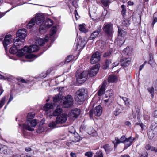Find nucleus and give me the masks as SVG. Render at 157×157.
Segmentation results:
<instances>
[{
	"label": "nucleus",
	"instance_id": "obj_61",
	"mask_svg": "<svg viewBox=\"0 0 157 157\" xmlns=\"http://www.w3.org/2000/svg\"><path fill=\"white\" fill-rule=\"evenodd\" d=\"M32 150L31 148L29 147H27L25 148V151L26 152H29Z\"/></svg>",
	"mask_w": 157,
	"mask_h": 157
},
{
	"label": "nucleus",
	"instance_id": "obj_45",
	"mask_svg": "<svg viewBox=\"0 0 157 157\" xmlns=\"http://www.w3.org/2000/svg\"><path fill=\"white\" fill-rule=\"evenodd\" d=\"M111 63V62L110 60H107L105 64L104 65L103 68L105 69H106L109 67V64Z\"/></svg>",
	"mask_w": 157,
	"mask_h": 157
},
{
	"label": "nucleus",
	"instance_id": "obj_57",
	"mask_svg": "<svg viewBox=\"0 0 157 157\" xmlns=\"http://www.w3.org/2000/svg\"><path fill=\"white\" fill-rule=\"evenodd\" d=\"M119 61H117L113 63L112 64V68H113L114 67L118 65L119 64Z\"/></svg>",
	"mask_w": 157,
	"mask_h": 157
},
{
	"label": "nucleus",
	"instance_id": "obj_24",
	"mask_svg": "<svg viewBox=\"0 0 157 157\" xmlns=\"http://www.w3.org/2000/svg\"><path fill=\"white\" fill-rule=\"evenodd\" d=\"M53 107V105L52 103H47L44 106V109L47 112V114H48V113H49L50 111V110Z\"/></svg>",
	"mask_w": 157,
	"mask_h": 157
},
{
	"label": "nucleus",
	"instance_id": "obj_34",
	"mask_svg": "<svg viewBox=\"0 0 157 157\" xmlns=\"http://www.w3.org/2000/svg\"><path fill=\"white\" fill-rule=\"evenodd\" d=\"M103 147L107 154L109 153L110 151H112L113 149L112 147L108 144L104 145L103 146Z\"/></svg>",
	"mask_w": 157,
	"mask_h": 157
},
{
	"label": "nucleus",
	"instance_id": "obj_9",
	"mask_svg": "<svg viewBox=\"0 0 157 157\" xmlns=\"http://www.w3.org/2000/svg\"><path fill=\"white\" fill-rule=\"evenodd\" d=\"M73 97L68 95L64 97L62 106L65 108H69L73 105Z\"/></svg>",
	"mask_w": 157,
	"mask_h": 157
},
{
	"label": "nucleus",
	"instance_id": "obj_6",
	"mask_svg": "<svg viewBox=\"0 0 157 157\" xmlns=\"http://www.w3.org/2000/svg\"><path fill=\"white\" fill-rule=\"evenodd\" d=\"M88 75V73L87 71H84L80 73H78L77 71L76 74L77 82L79 84L84 83L87 79Z\"/></svg>",
	"mask_w": 157,
	"mask_h": 157
},
{
	"label": "nucleus",
	"instance_id": "obj_25",
	"mask_svg": "<svg viewBox=\"0 0 157 157\" xmlns=\"http://www.w3.org/2000/svg\"><path fill=\"white\" fill-rule=\"evenodd\" d=\"M100 30L101 27H100L97 30H95L91 34L89 38L90 39V40H93L98 36L100 32Z\"/></svg>",
	"mask_w": 157,
	"mask_h": 157
},
{
	"label": "nucleus",
	"instance_id": "obj_37",
	"mask_svg": "<svg viewBox=\"0 0 157 157\" xmlns=\"http://www.w3.org/2000/svg\"><path fill=\"white\" fill-rule=\"evenodd\" d=\"M58 124L56 122V121H53L50 122L48 126L50 128L52 129H54L57 127L56 125Z\"/></svg>",
	"mask_w": 157,
	"mask_h": 157
},
{
	"label": "nucleus",
	"instance_id": "obj_31",
	"mask_svg": "<svg viewBox=\"0 0 157 157\" xmlns=\"http://www.w3.org/2000/svg\"><path fill=\"white\" fill-rule=\"evenodd\" d=\"M121 113L120 106L119 105L116 106L113 111V113L115 116L118 115Z\"/></svg>",
	"mask_w": 157,
	"mask_h": 157
},
{
	"label": "nucleus",
	"instance_id": "obj_23",
	"mask_svg": "<svg viewBox=\"0 0 157 157\" xmlns=\"http://www.w3.org/2000/svg\"><path fill=\"white\" fill-rule=\"evenodd\" d=\"M118 80L117 77L113 75H110L108 78V81L109 83L116 82Z\"/></svg>",
	"mask_w": 157,
	"mask_h": 157
},
{
	"label": "nucleus",
	"instance_id": "obj_44",
	"mask_svg": "<svg viewBox=\"0 0 157 157\" xmlns=\"http://www.w3.org/2000/svg\"><path fill=\"white\" fill-rule=\"evenodd\" d=\"M148 91L151 94V96L153 97L154 96V89L153 87H151L147 89Z\"/></svg>",
	"mask_w": 157,
	"mask_h": 157
},
{
	"label": "nucleus",
	"instance_id": "obj_56",
	"mask_svg": "<svg viewBox=\"0 0 157 157\" xmlns=\"http://www.w3.org/2000/svg\"><path fill=\"white\" fill-rule=\"evenodd\" d=\"M69 132L71 133H72L74 132L75 131V129L72 127H71L69 128Z\"/></svg>",
	"mask_w": 157,
	"mask_h": 157
},
{
	"label": "nucleus",
	"instance_id": "obj_30",
	"mask_svg": "<svg viewBox=\"0 0 157 157\" xmlns=\"http://www.w3.org/2000/svg\"><path fill=\"white\" fill-rule=\"evenodd\" d=\"M145 148L147 150H150L151 151H154L156 153L157 152V148L153 146H151L149 144H147L146 145Z\"/></svg>",
	"mask_w": 157,
	"mask_h": 157
},
{
	"label": "nucleus",
	"instance_id": "obj_20",
	"mask_svg": "<svg viewBox=\"0 0 157 157\" xmlns=\"http://www.w3.org/2000/svg\"><path fill=\"white\" fill-rule=\"evenodd\" d=\"M53 21L50 19L48 18L46 19L44 23H43L42 27H44V29H42V30L44 29L45 28H50L53 24Z\"/></svg>",
	"mask_w": 157,
	"mask_h": 157
},
{
	"label": "nucleus",
	"instance_id": "obj_26",
	"mask_svg": "<svg viewBox=\"0 0 157 157\" xmlns=\"http://www.w3.org/2000/svg\"><path fill=\"white\" fill-rule=\"evenodd\" d=\"M106 85V83L105 82H103L102 85L98 91V96H101L104 94Z\"/></svg>",
	"mask_w": 157,
	"mask_h": 157
},
{
	"label": "nucleus",
	"instance_id": "obj_27",
	"mask_svg": "<svg viewBox=\"0 0 157 157\" xmlns=\"http://www.w3.org/2000/svg\"><path fill=\"white\" fill-rule=\"evenodd\" d=\"M125 41V40L124 38V37H118V38L116 40L115 43H117V44L119 46L121 47V45Z\"/></svg>",
	"mask_w": 157,
	"mask_h": 157
},
{
	"label": "nucleus",
	"instance_id": "obj_42",
	"mask_svg": "<svg viewBox=\"0 0 157 157\" xmlns=\"http://www.w3.org/2000/svg\"><path fill=\"white\" fill-rule=\"evenodd\" d=\"M137 119L139 122L137 123H136V124L140 125L142 129H144V128H145L146 126L142 123H140V118L139 117H138Z\"/></svg>",
	"mask_w": 157,
	"mask_h": 157
},
{
	"label": "nucleus",
	"instance_id": "obj_63",
	"mask_svg": "<svg viewBox=\"0 0 157 157\" xmlns=\"http://www.w3.org/2000/svg\"><path fill=\"white\" fill-rule=\"evenodd\" d=\"M150 133H151L150 132H148V137L150 139H151L153 137H154V134H152V135L151 136H150Z\"/></svg>",
	"mask_w": 157,
	"mask_h": 157
},
{
	"label": "nucleus",
	"instance_id": "obj_58",
	"mask_svg": "<svg viewBox=\"0 0 157 157\" xmlns=\"http://www.w3.org/2000/svg\"><path fill=\"white\" fill-rule=\"evenodd\" d=\"M146 63H147V61H146L144 62V63L140 66L139 69L140 71L142 70V69H143V67H144Z\"/></svg>",
	"mask_w": 157,
	"mask_h": 157
},
{
	"label": "nucleus",
	"instance_id": "obj_32",
	"mask_svg": "<svg viewBox=\"0 0 157 157\" xmlns=\"http://www.w3.org/2000/svg\"><path fill=\"white\" fill-rule=\"evenodd\" d=\"M118 37L123 38L126 35V33L125 31L120 29L118 28Z\"/></svg>",
	"mask_w": 157,
	"mask_h": 157
},
{
	"label": "nucleus",
	"instance_id": "obj_18",
	"mask_svg": "<svg viewBox=\"0 0 157 157\" xmlns=\"http://www.w3.org/2000/svg\"><path fill=\"white\" fill-rule=\"evenodd\" d=\"M67 119V115L63 114L60 116L58 117L56 119V122L57 123H65Z\"/></svg>",
	"mask_w": 157,
	"mask_h": 157
},
{
	"label": "nucleus",
	"instance_id": "obj_59",
	"mask_svg": "<svg viewBox=\"0 0 157 157\" xmlns=\"http://www.w3.org/2000/svg\"><path fill=\"white\" fill-rule=\"evenodd\" d=\"M18 81H19V82H22V83L26 82V81L23 78H18Z\"/></svg>",
	"mask_w": 157,
	"mask_h": 157
},
{
	"label": "nucleus",
	"instance_id": "obj_41",
	"mask_svg": "<svg viewBox=\"0 0 157 157\" xmlns=\"http://www.w3.org/2000/svg\"><path fill=\"white\" fill-rule=\"evenodd\" d=\"M74 58V56H73L71 55H69L67 57L65 63H67L70 62Z\"/></svg>",
	"mask_w": 157,
	"mask_h": 157
},
{
	"label": "nucleus",
	"instance_id": "obj_10",
	"mask_svg": "<svg viewBox=\"0 0 157 157\" xmlns=\"http://www.w3.org/2000/svg\"><path fill=\"white\" fill-rule=\"evenodd\" d=\"M45 17L43 14L42 13H39L37 14L35 17V21L36 24L40 26V30H41L44 29L42 25L44 22Z\"/></svg>",
	"mask_w": 157,
	"mask_h": 157
},
{
	"label": "nucleus",
	"instance_id": "obj_7",
	"mask_svg": "<svg viewBox=\"0 0 157 157\" xmlns=\"http://www.w3.org/2000/svg\"><path fill=\"white\" fill-rule=\"evenodd\" d=\"M103 111L102 107L100 105L96 106L94 110H91L89 111V116L92 118L94 116H100Z\"/></svg>",
	"mask_w": 157,
	"mask_h": 157
},
{
	"label": "nucleus",
	"instance_id": "obj_11",
	"mask_svg": "<svg viewBox=\"0 0 157 157\" xmlns=\"http://www.w3.org/2000/svg\"><path fill=\"white\" fill-rule=\"evenodd\" d=\"M14 46H12L10 49L9 50L10 52L12 54H16L17 55L21 57L20 56H19L18 55V52L19 51L21 50L22 52H23V50L22 49H21L18 50V48L17 47V46H19V44H20V43H18L19 42L18 39H14Z\"/></svg>",
	"mask_w": 157,
	"mask_h": 157
},
{
	"label": "nucleus",
	"instance_id": "obj_12",
	"mask_svg": "<svg viewBox=\"0 0 157 157\" xmlns=\"http://www.w3.org/2000/svg\"><path fill=\"white\" fill-rule=\"evenodd\" d=\"M105 98L108 99L104 100L105 103L109 102L110 103L114 100L113 93V90H110L106 91L105 94Z\"/></svg>",
	"mask_w": 157,
	"mask_h": 157
},
{
	"label": "nucleus",
	"instance_id": "obj_17",
	"mask_svg": "<svg viewBox=\"0 0 157 157\" xmlns=\"http://www.w3.org/2000/svg\"><path fill=\"white\" fill-rule=\"evenodd\" d=\"M103 30L108 35H111L113 33V25L109 23L105 25Z\"/></svg>",
	"mask_w": 157,
	"mask_h": 157
},
{
	"label": "nucleus",
	"instance_id": "obj_5",
	"mask_svg": "<svg viewBox=\"0 0 157 157\" xmlns=\"http://www.w3.org/2000/svg\"><path fill=\"white\" fill-rule=\"evenodd\" d=\"M29 124L27 123L26 124H19V125L22 127L23 129H26L29 131H33L34 129L31 128V127H34L37 124V121L36 120L33 119L31 121L30 120L29 121Z\"/></svg>",
	"mask_w": 157,
	"mask_h": 157
},
{
	"label": "nucleus",
	"instance_id": "obj_1",
	"mask_svg": "<svg viewBox=\"0 0 157 157\" xmlns=\"http://www.w3.org/2000/svg\"><path fill=\"white\" fill-rule=\"evenodd\" d=\"M135 138L130 137L128 138H125V136H123L120 139L116 137L115 140L112 141V143L114 144V148H116L117 145L120 143H124L125 144V148H127L129 147L133 143Z\"/></svg>",
	"mask_w": 157,
	"mask_h": 157
},
{
	"label": "nucleus",
	"instance_id": "obj_15",
	"mask_svg": "<svg viewBox=\"0 0 157 157\" xmlns=\"http://www.w3.org/2000/svg\"><path fill=\"white\" fill-rule=\"evenodd\" d=\"M100 55L98 52H96L92 55L90 59V62L92 64L97 63L100 60Z\"/></svg>",
	"mask_w": 157,
	"mask_h": 157
},
{
	"label": "nucleus",
	"instance_id": "obj_36",
	"mask_svg": "<svg viewBox=\"0 0 157 157\" xmlns=\"http://www.w3.org/2000/svg\"><path fill=\"white\" fill-rule=\"evenodd\" d=\"M35 114L33 113H29L27 116V123L29 124V121L33 118Z\"/></svg>",
	"mask_w": 157,
	"mask_h": 157
},
{
	"label": "nucleus",
	"instance_id": "obj_22",
	"mask_svg": "<svg viewBox=\"0 0 157 157\" xmlns=\"http://www.w3.org/2000/svg\"><path fill=\"white\" fill-rule=\"evenodd\" d=\"M131 62V59L130 58H123L121 60V64L122 66L126 67L130 64Z\"/></svg>",
	"mask_w": 157,
	"mask_h": 157
},
{
	"label": "nucleus",
	"instance_id": "obj_50",
	"mask_svg": "<svg viewBox=\"0 0 157 157\" xmlns=\"http://www.w3.org/2000/svg\"><path fill=\"white\" fill-rule=\"evenodd\" d=\"M94 157H103L102 152L101 151L97 152L96 153Z\"/></svg>",
	"mask_w": 157,
	"mask_h": 157
},
{
	"label": "nucleus",
	"instance_id": "obj_4",
	"mask_svg": "<svg viewBox=\"0 0 157 157\" xmlns=\"http://www.w3.org/2000/svg\"><path fill=\"white\" fill-rule=\"evenodd\" d=\"M57 31V28L56 26H53L51 29L50 32V35H47L46 36L44 40L41 38H39L36 40V44L38 47L43 45L45 42H47L48 40L49 36V37L53 36L54 34L56 33Z\"/></svg>",
	"mask_w": 157,
	"mask_h": 157
},
{
	"label": "nucleus",
	"instance_id": "obj_49",
	"mask_svg": "<svg viewBox=\"0 0 157 157\" xmlns=\"http://www.w3.org/2000/svg\"><path fill=\"white\" fill-rule=\"evenodd\" d=\"M121 7L122 9L121 13L124 16L126 12V9L125 8V6L124 5H122L121 6Z\"/></svg>",
	"mask_w": 157,
	"mask_h": 157
},
{
	"label": "nucleus",
	"instance_id": "obj_19",
	"mask_svg": "<svg viewBox=\"0 0 157 157\" xmlns=\"http://www.w3.org/2000/svg\"><path fill=\"white\" fill-rule=\"evenodd\" d=\"M11 35H6L5 37L4 41L3 43L5 50H6L7 48V46L10 44L11 42Z\"/></svg>",
	"mask_w": 157,
	"mask_h": 157
},
{
	"label": "nucleus",
	"instance_id": "obj_48",
	"mask_svg": "<svg viewBox=\"0 0 157 157\" xmlns=\"http://www.w3.org/2000/svg\"><path fill=\"white\" fill-rule=\"evenodd\" d=\"M101 2L104 6H107L110 2V0H101Z\"/></svg>",
	"mask_w": 157,
	"mask_h": 157
},
{
	"label": "nucleus",
	"instance_id": "obj_46",
	"mask_svg": "<svg viewBox=\"0 0 157 157\" xmlns=\"http://www.w3.org/2000/svg\"><path fill=\"white\" fill-rule=\"evenodd\" d=\"M6 100L5 97H2L0 100V108H2L4 105Z\"/></svg>",
	"mask_w": 157,
	"mask_h": 157
},
{
	"label": "nucleus",
	"instance_id": "obj_28",
	"mask_svg": "<svg viewBox=\"0 0 157 157\" xmlns=\"http://www.w3.org/2000/svg\"><path fill=\"white\" fill-rule=\"evenodd\" d=\"M62 111V109L60 107H58L53 112L51 116H57L60 115Z\"/></svg>",
	"mask_w": 157,
	"mask_h": 157
},
{
	"label": "nucleus",
	"instance_id": "obj_62",
	"mask_svg": "<svg viewBox=\"0 0 157 157\" xmlns=\"http://www.w3.org/2000/svg\"><path fill=\"white\" fill-rule=\"evenodd\" d=\"M13 99V97L12 95H10V98H9V99L8 101V102L7 103V105L11 101H12Z\"/></svg>",
	"mask_w": 157,
	"mask_h": 157
},
{
	"label": "nucleus",
	"instance_id": "obj_52",
	"mask_svg": "<svg viewBox=\"0 0 157 157\" xmlns=\"http://www.w3.org/2000/svg\"><path fill=\"white\" fill-rule=\"evenodd\" d=\"M44 131V128L42 126H40L37 130V132L38 133H40L43 132Z\"/></svg>",
	"mask_w": 157,
	"mask_h": 157
},
{
	"label": "nucleus",
	"instance_id": "obj_8",
	"mask_svg": "<svg viewBox=\"0 0 157 157\" xmlns=\"http://www.w3.org/2000/svg\"><path fill=\"white\" fill-rule=\"evenodd\" d=\"M78 42L76 43V50L79 51L83 49L88 41L87 37L85 36L83 38H79L77 39Z\"/></svg>",
	"mask_w": 157,
	"mask_h": 157
},
{
	"label": "nucleus",
	"instance_id": "obj_33",
	"mask_svg": "<svg viewBox=\"0 0 157 157\" xmlns=\"http://www.w3.org/2000/svg\"><path fill=\"white\" fill-rule=\"evenodd\" d=\"M62 98V96L60 93L58 95H56L53 98L54 102H58Z\"/></svg>",
	"mask_w": 157,
	"mask_h": 157
},
{
	"label": "nucleus",
	"instance_id": "obj_55",
	"mask_svg": "<svg viewBox=\"0 0 157 157\" xmlns=\"http://www.w3.org/2000/svg\"><path fill=\"white\" fill-rule=\"evenodd\" d=\"M16 7V6H14L13 7H12L10 10H9L7 11L6 12H3L2 13L0 12V18L2 17L3 16L5 15V14H6V13L7 12H8L10 11L11 9H13V8H14V7Z\"/></svg>",
	"mask_w": 157,
	"mask_h": 157
},
{
	"label": "nucleus",
	"instance_id": "obj_60",
	"mask_svg": "<svg viewBox=\"0 0 157 157\" xmlns=\"http://www.w3.org/2000/svg\"><path fill=\"white\" fill-rule=\"evenodd\" d=\"M148 156V153L147 152H145L144 154H142L141 155L140 157H147Z\"/></svg>",
	"mask_w": 157,
	"mask_h": 157
},
{
	"label": "nucleus",
	"instance_id": "obj_54",
	"mask_svg": "<svg viewBox=\"0 0 157 157\" xmlns=\"http://www.w3.org/2000/svg\"><path fill=\"white\" fill-rule=\"evenodd\" d=\"M111 51L110 50L109 51L104 54L103 55V56H104V57H107L108 56H109L110 55V54H111Z\"/></svg>",
	"mask_w": 157,
	"mask_h": 157
},
{
	"label": "nucleus",
	"instance_id": "obj_39",
	"mask_svg": "<svg viewBox=\"0 0 157 157\" xmlns=\"http://www.w3.org/2000/svg\"><path fill=\"white\" fill-rule=\"evenodd\" d=\"M25 57L26 58L28 59H34L33 60H34L37 57L34 54H29L27 55H26L25 56Z\"/></svg>",
	"mask_w": 157,
	"mask_h": 157
},
{
	"label": "nucleus",
	"instance_id": "obj_40",
	"mask_svg": "<svg viewBox=\"0 0 157 157\" xmlns=\"http://www.w3.org/2000/svg\"><path fill=\"white\" fill-rule=\"evenodd\" d=\"M80 140V137L78 135L77 136H73L71 141L72 142L75 143L79 141Z\"/></svg>",
	"mask_w": 157,
	"mask_h": 157
},
{
	"label": "nucleus",
	"instance_id": "obj_51",
	"mask_svg": "<svg viewBox=\"0 0 157 157\" xmlns=\"http://www.w3.org/2000/svg\"><path fill=\"white\" fill-rule=\"evenodd\" d=\"M85 156L87 157H92L93 156V154L92 152L89 151L86 152L85 153Z\"/></svg>",
	"mask_w": 157,
	"mask_h": 157
},
{
	"label": "nucleus",
	"instance_id": "obj_43",
	"mask_svg": "<svg viewBox=\"0 0 157 157\" xmlns=\"http://www.w3.org/2000/svg\"><path fill=\"white\" fill-rule=\"evenodd\" d=\"M127 53V54L129 55L131 54L132 49L129 47H127L124 50Z\"/></svg>",
	"mask_w": 157,
	"mask_h": 157
},
{
	"label": "nucleus",
	"instance_id": "obj_3",
	"mask_svg": "<svg viewBox=\"0 0 157 157\" xmlns=\"http://www.w3.org/2000/svg\"><path fill=\"white\" fill-rule=\"evenodd\" d=\"M39 47L36 44L32 45L29 47L25 46L23 48V52L20 50L18 52V55L19 56H22L26 53H31L37 51L39 50Z\"/></svg>",
	"mask_w": 157,
	"mask_h": 157
},
{
	"label": "nucleus",
	"instance_id": "obj_38",
	"mask_svg": "<svg viewBox=\"0 0 157 157\" xmlns=\"http://www.w3.org/2000/svg\"><path fill=\"white\" fill-rule=\"evenodd\" d=\"M79 29L80 31L85 33L87 32V30L85 29L84 24L80 25H79Z\"/></svg>",
	"mask_w": 157,
	"mask_h": 157
},
{
	"label": "nucleus",
	"instance_id": "obj_16",
	"mask_svg": "<svg viewBox=\"0 0 157 157\" xmlns=\"http://www.w3.org/2000/svg\"><path fill=\"white\" fill-rule=\"evenodd\" d=\"M80 109L76 108L72 110L68 114V116L71 119H74L76 118L80 114Z\"/></svg>",
	"mask_w": 157,
	"mask_h": 157
},
{
	"label": "nucleus",
	"instance_id": "obj_53",
	"mask_svg": "<svg viewBox=\"0 0 157 157\" xmlns=\"http://www.w3.org/2000/svg\"><path fill=\"white\" fill-rule=\"evenodd\" d=\"M122 24L125 26H127L129 25V23L127 20H125L122 22Z\"/></svg>",
	"mask_w": 157,
	"mask_h": 157
},
{
	"label": "nucleus",
	"instance_id": "obj_47",
	"mask_svg": "<svg viewBox=\"0 0 157 157\" xmlns=\"http://www.w3.org/2000/svg\"><path fill=\"white\" fill-rule=\"evenodd\" d=\"M149 59H150L148 63L150 64L152 66L153 61V57L152 54L151 53H150L149 54Z\"/></svg>",
	"mask_w": 157,
	"mask_h": 157
},
{
	"label": "nucleus",
	"instance_id": "obj_29",
	"mask_svg": "<svg viewBox=\"0 0 157 157\" xmlns=\"http://www.w3.org/2000/svg\"><path fill=\"white\" fill-rule=\"evenodd\" d=\"M8 148L7 146L0 145V153L2 154H6Z\"/></svg>",
	"mask_w": 157,
	"mask_h": 157
},
{
	"label": "nucleus",
	"instance_id": "obj_64",
	"mask_svg": "<svg viewBox=\"0 0 157 157\" xmlns=\"http://www.w3.org/2000/svg\"><path fill=\"white\" fill-rule=\"evenodd\" d=\"M157 22V18L155 17L153 20V21L152 23V24L154 25L156 22Z\"/></svg>",
	"mask_w": 157,
	"mask_h": 157
},
{
	"label": "nucleus",
	"instance_id": "obj_14",
	"mask_svg": "<svg viewBox=\"0 0 157 157\" xmlns=\"http://www.w3.org/2000/svg\"><path fill=\"white\" fill-rule=\"evenodd\" d=\"M100 67V66L99 64H96L92 67L88 72L89 76L92 77L96 75Z\"/></svg>",
	"mask_w": 157,
	"mask_h": 157
},
{
	"label": "nucleus",
	"instance_id": "obj_2",
	"mask_svg": "<svg viewBox=\"0 0 157 157\" xmlns=\"http://www.w3.org/2000/svg\"><path fill=\"white\" fill-rule=\"evenodd\" d=\"M87 92V90L83 88L78 90L75 94V99L76 101L80 104L83 103Z\"/></svg>",
	"mask_w": 157,
	"mask_h": 157
},
{
	"label": "nucleus",
	"instance_id": "obj_13",
	"mask_svg": "<svg viewBox=\"0 0 157 157\" xmlns=\"http://www.w3.org/2000/svg\"><path fill=\"white\" fill-rule=\"evenodd\" d=\"M27 34L26 29H22L18 30L17 32V37L15 39H18L19 42L20 41L19 38L24 39L26 37Z\"/></svg>",
	"mask_w": 157,
	"mask_h": 157
},
{
	"label": "nucleus",
	"instance_id": "obj_35",
	"mask_svg": "<svg viewBox=\"0 0 157 157\" xmlns=\"http://www.w3.org/2000/svg\"><path fill=\"white\" fill-rule=\"evenodd\" d=\"M35 22L34 19V18L32 19L30 22L27 24V28L29 29H30L34 25Z\"/></svg>",
	"mask_w": 157,
	"mask_h": 157
},
{
	"label": "nucleus",
	"instance_id": "obj_21",
	"mask_svg": "<svg viewBox=\"0 0 157 157\" xmlns=\"http://www.w3.org/2000/svg\"><path fill=\"white\" fill-rule=\"evenodd\" d=\"M120 97L124 101L125 106L127 107L130 108L132 104L131 100L127 98L121 96H120Z\"/></svg>",
	"mask_w": 157,
	"mask_h": 157
}]
</instances>
